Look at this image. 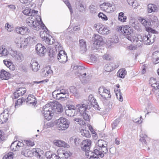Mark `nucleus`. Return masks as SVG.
Wrapping results in <instances>:
<instances>
[{
	"label": "nucleus",
	"mask_w": 159,
	"mask_h": 159,
	"mask_svg": "<svg viewBox=\"0 0 159 159\" xmlns=\"http://www.w3.org/2000/svg\"><path fill=\"white\" fill-rule=\"evenodd\" d=\"M86 103L91 107L92 106L95 107L98 110H100L101 108L99 107L98 103L96 102V100L94 98L93 95H90L88 98V100Z\"/></svg>",
	"instance_id": "obj_6"
},
{
	"label": "nucleus",
	"mask_w": 159,
	"mask_h": 159,
	"mask_svg": "<svg viewBox=\"0 0 159 159\" xmlns=\"http://www.w3.org/2000/svg\"><path fill=\"white\" fill-rule=\"evenodd\" d=\"M76 106L77 111L79 112L80 115L87 111V109L89 110L91 107L86 103L77 104Z\"/></svg>",
	"instance_id": "obj_8"
},
{
	"label": "nucleus",
	"mask_w": 159,
	"mask_h": 159,
	"mask_svg": "<svg viewBox=\"0 0 159 159\" xmlns=\"http://www.w3.org/2000/svg\"><path fill=\"white\" fill-rule=\"evenodd\" d=\"M10 77V74L4 70L0 71V78L2 80H8Z\"/></svg>",
	"instance_id": "obj_23"
},
{
	"label": "nucleus",
	"mask_w": 159,
	"mask_h": 159,
	"mask_svg": "<svg viewBox=\"0 0 159 159\" xmlns=\"http://www.w3.org/2000/svg\"><path fill=\"white\" fill-rule=\"evenodd\" d=\"M30 65L32 70L34 72H37L39 70V64L37 61L34 60H31Z\"/></svg>",
	"instance_id": "obj_18"
},
{
	"label": "nucleus",
	"mask_w": 159,
	"mask_h": 159,
	"mask_svg": "<svg viewBox=\"0 0 159 159\" xmlns=\"http://www.w3.org/2000/svg\"><path fill=\"white\" fill-rule=\"evenodd\" d=\"M57 59L62 63H64L67 61V57L64 51L60 50L58 52Z\"/></svg>",
	"instance_id": "obj_9"
},
{
	"label": "nucleus",
	"mask_w": 159,
	"mask_h": 159,
	"mask_svg": "<svg viewBox=\"0 0 159 159\" xmlns=\"http://www.w3.org/2000/svg\"><path fill=\"white\" fill-rule=\"evenodd\" d=\"M25 102V100L23 97L21 99L20 98L18 99L17 101L16 102L15 106V107L16 108L18 105H21L22 103Z\"/></svg>",
	"instance_id": "obj_48"
},
{
	"label": "nucleus",
	"mask_w": 159,
	"mask_h": 159,
	"mask_svg": "<svg viewBox=\"0 0 159 159\" xmlns=\"http://www.w3.org/2000/svg\"><path fill=\"white\" fill-rule=\"evenodd\" d=\"M9 109L8 108L5 109L3 111V112L2 113L4 115V116H6V117H8L9 116Z\"/></svg>",
	"instance_id": "obj_59"
},
{
	"label": "nucleus",
	"mask_w": 159,
	"mask_h": 159,
	"mask_svg": "<svg viewBox=\"0 0 159 159\" xmlns=\"http://www.w3.org/2000/svg\"><path fill=\"white\" fill-rule=\"evenodd\" d=\"M35 17L33 19L32 17H30L28 18L26 20V23L28 25L32 28L33 29L36 30H40L41 28H42L44 31H48L45 25L43 23L42 21L41 22L38 21V20H35Z\"/></svg>",
	"instance_id": "obj_2"
},
{
	"label": "nucleus",
	"mask_w": 159,
	"mask_h": 159,
	"mask_svg": "<svg viewBox=\"0 0 159 159\" xmlns=\"http://www.w3.org/2000/svg\"><path fill=\"white\" fill-rule=\"evenodd\" d=\"M0 49L1 51L0 52V57H5L7 56L8 55V51L5 48L4 46L0 47Z\"/></svg>",
	"instance_id": "obj_31"
},
{
	"label": "nucleus",
	"mask_w": 159,
	"mask_h": 159,
	"mask_svg": "<svg viewBox=\"0 0 159 159\" xmlns=\"http://www.w3.org/2000/svg\"><path fill=\"white\" fill-rule=\"evenodd\" d=\"M38 12V11L31 9H25L23 11V13L27 16H34Z\"/></svg>",
	"instance_id": "obj_21"
},
{
	"label": "nucleus",
	"mask_w": 159,
	"mask_h": 159,
	"mask_svg": "<svg viewBox=\"0 0 159 159\" xmlns=\"http://www.w3.org/2000/svg\"><path fill=\"white\" fill-rule=\"evenodd\" d=\"M70 122L66 118L61 117L56 120V125L59 130H65L69 127Z\"/></svg>",
	"instance_id": "obj_5"
},
{
	"label": "nucleus",
	"mask_w": 159,
	"mask_h": 159,
	"mask_svg": "<svg viewBox=\"0 0 159 159\" xmlns=\"http://www.w3.org/2000/svg\"><path fill=\"white\" fill-rule=\"evenodd\" d=\"M35 50L38 54L40 57L44 56L46 52V50L44 46L40 43L37 44Z\"/></svg>",
	"instance_id": "obj_11"
},
{
	"label": "nucleus",
	"mask_w": 159,
	"mask_h": 159,
	"mask_svg": "<svg viewBox=\"0 0 159 159\" xmlns=\"http://www.w3.org/2000/svg\"><path fill=\"white\" fill-rule=\"evenodd\" d=\"M107 142L102 139L99 140L96 144V148L94 149L95 155L93 157V159H100L99 156L103 157L104 154L108 152Z\"/></svg>",
	"instance_id": "obj_1"
},
{
	"label": "nucleus",
	"mask_w": 159,
	"mask_h": 159,
	"mask_svg": "<svg viewBox=\"0 0 159 159\" xmlns=\"http://www.w3.org/2000/svg\"><path fill=\"white\" fill-rule=\"evenodd\" d=\"M132 7L134 8H135L138 6L139 5V3H138L137 1L136 0H134L132 3L131 4Z\"/></svg>",
	"instance_id": "obj_63"
},
{
	"label": "nucleus",
	"mask_w": 159,
	"mask_h": 159,
	"mask_svg": "<svg viewBox=\"0 0 159 159\" xmlns=\"http://www.w3.org/2000/svg\"><path fill=\"white\" fill-rule=\"evenodd\" d=\"M51 39H52V41L51 40V39L48 37H46V39L44 40H45L46 42L48 44H52L54 43V40L52 39V37H51Z\"/></svg>",
	"instance_id": "obj_51"
},
{
	"label": "nucleus",
	"mask_w": 159,
	"mask_h": 159,
	"mask_svg": "<svg viewBox=\"0 0 159 159\" xmlns=\"http://www.w3.org/2000/svg\"><path fill=\"white\" fill-rule=\"evenodd\" d=\"M63 1L66 4L67 6L68 7L69 9L70 10V13H72V9L71 7V6L68 0H63Z\"/></svg>",
	"instance_id": "obj_53"
},
{
	"label": "nucleus",
	"mask_w": 159,
	"mask_h": 159,
	"mask_svg": "<svg viewBox=\"0 0 159 159\" xmlns=\"http://www.w3.org/2000/svg\"><path fill=\"white\" fill-rule=\"evenodd\" d=\"M98 16L99 18H101L102 20H107V16L102 13H99L98 14Z\"/></svg>",
	"instance_id": "obj_57"
},
{
	"label": "nucleus",
	"mask_w": 159,
	"mask_h": 159,
	"mask_svg": "<svg viewBox=\"0 0 159 159\" xmlns=\"http://www.w3.org/2000/svg\"><path fill=\"white\" fill-rule=\"evenodd\" d=\"M57 52V50H54L53 49H50L48 54L50 58H54L56 56Z\"/></svg>",
	"instance_id": "obj_35"
},
{
	"label": "nucleus",
	"mask_w": 159,
	"mask_h": 159,
	"mask_svg": "<svg viewBox=\"0 0 159 159\" xmlns=\"http://www.w3.org/2000/svg\"><path fill=\"white\" fill-rule=\"evenodd\" d=\"M101 9L107 12H110L113 11V5L108 2H104L100 6Z\"/></svg>",
	"instance_id": "obj_13"
},
{
	"label": "nucleus",
	"mask_w": 159,
	"mask_h": 159,
	"mask_svg": "<svg viewBox=\"0 0 159 159\" xmlns=\"http://www.w3.org/2000/svg\"><path fill=\"white\" fill-rule=\"evenodd\" d=\"M53 98L57 100H59L62 98H69V95H65L59 92V90H55L52 93Z\"/></svg>",
	"instance_id": "obj_14"
},
{
	"label": "nucleus",
	"mask_w": 159,
	"mask_h": 159,
	"mask_svg": "<svg viewBox=\"0 0 159 159\" xmlns=\"http://www.w3.org/2000/svg\"><path fill=\"white\" fill-rule=\"evenodd\" d=\"M132 40H130L132 42H136L137 43L139 42L137 44L138 47L140 46L142 44V37L140 35H138L137 36L132 37Z\"/></svg>",
	"instance_id": "obj_20"
},
{
	"label": "nucleus",
	"mask_w": 159,
	"mask_h": 159,
	"mask_svg": "<svg viewBox=\"0 0 159 159\" xmlns=\"http://www.w3.org/2000/svg\"><path fill=\"white\" fill-rule=\"evenodd\" d=\"M118 31L125 36L129 40H132V36L133 34V30L129 26L125 25L120 26L118 28Z\"/></svg>",
	"instance_id": "obj_4"
},
{
	"label": "nucleus",
	"mask_w": 159,
	"mask_h": 159,
	"mask_svg": "<svg viewBox=\"0 0 159 159\" xmlns=\"http://www.w3.org/2000/svg\"><path fill=\"white\" fill-rule=\"evenodd\" d=\"M92 142L89 139L84 140L81 143L80 147L83 151H85L90 150Z\"/></svg>",
	"instance_id": "obj_10"
},
{
	"label": "nucleus",
	"mask_w": 159,
	"mask_h": 159,
	"mask_svg": "<svg viewBox=\"0 0 159 159\" xmlns=\"http://www.w3.org/2000/svg\"><path fill=\"white\" fill-rule=\"evenodd\" d=\"M13 153L10 152L6 154L3 158V159H13Z\"/></svg>",
	"instance_id": "obj_49"
},
{
	"label": "nucleus",
	"mask_w": 159,
	"mask_h": 159,
	"mask_svg": "<svg viewBox=\"0 0 159 159\" xmlns=\"http://www.w3.org/2000/svg\"><path fill=\"white\" fill-rule=\"evenodd\" d=\"M116 94L118 99H119L120 102H122L123 101V99L121 95V92L116 93Z\"/></svg>",
	"instance_id": "obj_56"
},
{
	"label": "nucleus",
	"mask_w": 159,
	"mask_h": 159,
	"mask_svg": "<svg viewBox=\"0 0 159 159\" xmlns=\"http://www.w3.org/2000/svg\"><path fill=\"white\" fill-rule=\"evenodd\" d=\"M119 64L117 63V65H115L114 67H113V66L110 64H106L105 66V69L107 72H110L111 70L117 68L119 66Z\"/></svg>",
	"instance_id": "obj_30"
},
{
	"label": "nucleus",
	"mask_w": 159,
	"mask_h": 159,
	"mask_svg": "<svg viewBox=\"0 0 159 159\" xmlns=\"http://www.w3.org/2000/svg\"><path fill=\"white\" fill-rule=\"evenodd\" d=\"M47 159H60V156L55 154H52L50 151H47L45 153Z\"/></svg>",
	"instance_id": "obj_24"
},
{
	"label": "nucleus",
	"mask_w": 159,
	"mask_h": 159,
	"mask_svg": "<svg viewBox=\"0 0 159 159\" xmlns=\"http://www.w3.org/2000/svg\"><path fill=\"white\" fill-rule=\"evenodd\" d=\"M73 120L78 123L80 125H84L85 124V122L80 118H75Z\"/></svg>",
	"instance_id": "obj_50"
},
{
	"label": "nucleus",
	"mask_w": 159,
	"mask_h": 159,
	"mask_svg": "<svg viewBox=\"0 0 159 159\" xmlns=\"http://www.w3.org/2000/svg\"><path fill=\"white\" fill-rule=\"evenodd\" d=\"M16 91L20 96H22L25 93L26 90L24 88H20Z\"/></svg>",
	"instance_id": "obj_45"
},
{
	"label": "nucleus",
	"mask_w": 159,
	"mask_h": 159,
	"mask_svg": "<svg viewBox=\"0 0 159 159\" xmlns=\"http://www.w3.org/2000/svg\"><path fill=\"white\" fill-rule=\"evenodd\" d=\"M10 54L14 59L18 61L21 62L24 60L23 55L21 52L11 50Z\"/></svg>",
	"instance_id": "obj_7"
},
{
	"label": "nucleus",
	"mask_w": 159,
	"mask_h": 159,
	"mask_svg": "<svg viewBox=\"0 0 159 159\" xmlns=\"http://www.w3.org/2000/svg\"><path fill=\"white\" fill-rule=\"evenodd\" d=\"M49 104H51V106L52 105L53 110L54 111V112L55 111L56 112L60 113L63 112V108L61 104L59 103L55 104L52 102H51Z\"/></svg>",
	"instance_id": "obj_15"
},
{
	"label": "nucleus",
	"mask_w": 159,
	"mask_h": 159,
	"mask_svg": "<svg viewBox=\"0 0 159 159\" xmlns=\"http://www.w3.org/2000/svg\"><path fill=\"white\" fill-rule=\"evenodd\" d=\"M127 19V17L125 16L124 14L122 12H120L119 13L118 20L121 22H126Z\"/></svg>",
	"instance_id": "obj_33"
},
{
	"label": "nucleus",
	"mask_w": 159,
	"mask_h": 159,
	"mask_svg": "<svg viewBox=\"0 0 159 159\" xmlns=\"http://www.w3.org/2000/svg\"><path fill=\"white\" fill-rule=\"evenodd\" d=\"M119 42V39L117 36L116 35L113 36L111 38L110 43L111 45H112L113 43H117Z\"/></svg>",
	"instance_id": "obj_40"
},
{
	"label": "nucleus",
	"mask_w": 159,
	"mask_h": 159,
	"mask_svg": "<svg viewBox=\"0 0 159 159\" xmlns=\"http://www.w3.org/2000/svg\"><path fill=\"white\" fill-rule=\"evenodd\" d=\"M120 121V119L117 118L111 124V126L112 127V129H113L116 128V127L119 123Z\"/></svg>",
	"instance_id": "obj_42"
},
{
	"label": "nucleus",
	"mask_w": 159,
	"mask_h": 159,
	"mask_svg": "<svg viewBox=\"0 0 159 159\" xmlns=\"http://www.w3.org/2000/svg\"><path fill=\"white\" fill-rule=\"evenodd\" d=\"M64 142L59 140H56L54 142L56 145L59 147H63L64 145Z\"/></svg>",
	"instance_id": "obj_46"
},
{
	"label": "nucleus",
	"mask_w": 159,
	"mask_h": 159,
	"mask_svg": "<svg viewBox=\"0 0 159 159\" xmlns=\"http://www.w3.org/2000/svg\"><path fill=\"white\" fill-rule=\"evenodd\" d=\"M76 8L79 11L84 12L85 11L86 7L84 6L83 3H79L78 5L76 6Z\"/></svg>",
	"instance_id": "obj_37"
},
{
	"label": "nucleus",
	"mask_w": 159,
	"mask_h": 159,
	"mask_svg": "<svg viewBox=\"0 0 159 159\" xmlns=\"http://www.w3.org/2000/svg\"><path fill=\"white\" fill-rule=\"evenodd\" d=\"M27 38H29V39H30V40L28 41L29 44H30L35 43V39L36 38L35 36H34L33 37H31L30 36H29Z\"/></svg>",
	"instance_id": "obj_54"
},
{
	"label": "nucleus",
	"mask_w": 159,
	"mask_h": 159,
	"mask_svg": "<svg viewBox=\"0 0 159 159\" xmlns=\"http://www.w3.org/2000/svg\"><path fill=\"white\" fill-rule=\"evenodd\" d=\"M65 113L66 115L70 116H73L72 115V112L71 110L67 109V108H65Z\"/></svg>",
	"instance_id": "obj_61"
},
{
	"label": "nucleus",
	"mask_w": 159,
	"mask_h": 159,
	"mask_svg": "<svg viewBox=\"0 0 159 159\" xmlns=\"http://www.w3.org/2000/svg\"><path fill=\"white\" fill-rule=\"evenodd\" d=\"M8 117L4 116V115L2 113L0 114V123L3 124L5 123L8 120Z\"/></svg>",
	"instance_id": "obj_41"
},
{
	"label": "nucleus",
	"mask_w": 159,
	"mask_h": 159,
	"mask_svg": "<svg viewBox=\"0 0 159 159\" xmlns=\"http://www.w3.org/2000/svg\"><path fill=\"white\" fill-rule=\"evenodd\" d=\"M89 8L90 10V12L91 13H93L96 12L97 9L95 6L93 5H91L89 7Z\"/></svg>",
	"instance_id": "obj_52"
},
{
	"label": "nucleus",
	"mask_w": 159,
	"mask_h": 159,
	"mask_svg": "<svg viewBox=\"0 0 159 159\" xmlns=\"http://www.w3.org/2000/svg\"><path fill=\"white\" fill-rule=\"evenodd\" d=\"M27 100L26 102L27 104H32L33 105H35L37 103L36 99L33 95H29Z\"/></svg>",
	"instance_id": "obj_17"
},
{
	"label": "nucleus",
	"mask_w": 159,
	"mask_h": 159,
	"mask_svg": "<svg viewBox=\"0 0 159 159\" xmlns=\"http://www.w3.org/2000/svg\"><path fill=\"white\" fill-rule=\"evenodd\" d=\"M79 46L80 47H86V42L84 41L83 39H81L79 41Z\"/></svg>",
	"instance_id": "obj_62"
},
{
	"label": "nucleus",
	"mask_w": 159,
	"mask_h": 159,
	"mask_svg": "<svg viewBox=\"0 0 159 159\" xmlns=\"http://www.w3.org/2000/svg\"><path fill=\"white\" fill-rule=\"evenodd\" d=\"M81 134L87 138H89L91 136L88 130H86V129H82L80 131Z\"/></svg>",
	"instance_id": "obj_36"
},
{
	"label": "nucleus",
	"mask_w": 159,
	"mask_h": 159,
	"mask_svg": "<svg viewBox=\"0 0 159 159\" xmlns=\"http://www.w3.org/2000/svg\"><path fill=\"white\" fill-rule=\"evenodd\" d=\"M94 152L92 151H90V150L88 151H86L85 152V155L87 158L89 159H93L94 156L95 154L94 153V150H93Z\"/></svg>",
	"instance_id": "obj_32"
},
{
	"label": "nucleus",
	"mask_w": 159,
	"mask_h": 159,
	"mask_svg": "<svg viewBox=\"0 0 159 159\" xmlns=\"http://www.w3.org/2000/svg\"><path fill=\"white\" fill-rule=\"evenodd\" d=\"M3 62L5 65L11 70H14L15 69V66L12 62L9 61L3 60Z\"/></svg>",
	"instance_id": "obj_29"
},
{
	"label": "nucleus",
	"mask_w": 159,
	"mask_h": 159,
	"mask_svg": "<svg viewBox=\"0 0 159 159\" xmlns=\"http://www.w3.org/2000/svg\"><path fill=\"white\" fill-rule=\"evenodd\" d=\"M140 141L142 142V143L146 144L147 142L145 139V138L146 137V135H143V134H140Z\"/></svg>",
	"instance_id": "obj_55"
},
{
	"label": "nucleus",
	"mask_w": 159,
	"mask_h": 159,
	"mask_svg": "<svg viewBox=\"0 0 159 159\" xmlns=\"http://www.w3.org/2000/svg\"><path fill=\"white\" fill-rule=\"evenodd\" d=\"M82 116L83 119L86 121H89L90 118V116L89 114V111H87L81 114Z\"/></svg>",
	"instance_id": "obj_38"
},
{
	"label": "nucleus",
	"mask_w": 159,
	"mask_h": 159,
	"mask_svg": "<svg viewBox=\"0 0 159 159\" xmlns=\"http://www.w3.org/2000/svg\"><path fill=\"white\" fill-rule=\"evenodd\" d=\"M43 153V151L41 150L39 148H37L35 149V155L37 157L40 158L41 154Z\"/></svg>",
	"instance_id": "obj_44"
},
{
	"label": "nucleus",
	"mask_w": 159,
	"mask_h": 159,
	"mask_svg": "<svg viewBox=\"0 0 159 159\" xmlns=\"http://www.w3.org/2000/svg\"><path fill=\"white\" fill-rule=\"evenodd\" d=\"M29 40H30V39L29 38H25L20 43V45L19 46V47H20V48L22 49L26 48L27 45L29 44L28 43Z\"/></svg>",
	"instance_id": "obj_28"
},
{
	"label": "nucleus",
	"mask_w": 159,
	"mask_h": 159,
	"mask_svg": "<svg viewBox=\"0 0 159 159\" xmlns=\"http://www.w3.org/2000/svg\"><path fill=\"white\" fill-rule=\"evenodd\" d=\"M59 92L65 95H69V93L67 89H58Z\"/></svg>",
	"instance_id": "obj_47"
},
{
	"label": "nucleus",
	"mask_w": 159,
	"mask_h": 159,
	"mask_svg": "<svg viewBox=\"0 0 159 159\" xmlns=\"http://www.w3.org/2000/svg\"><path fill=\"white\" fill-rule=\"evenodd\" d=\"M17 142V141H15L12 143L10 146V148L12 151H15L18 150L16 145Z\"/></svg>",
	"instance_id": "obj_43"
},
{
	"label": "nucleus",
	"mask_w": 159,
	"mask_h": 159,
	"mask_svg": "<svg viewBox=\"0 0 159 159\" xmlns=\"http://www.w3.org/2000/svg\"><path fill=\"white\" fill-rule=\"evenodd\" d=\"M148 11L149 13L157 11L158 8L157 6L153 4H149L147 6Z\"/></svg>",
	"instance_id": "obj_25"
},
{
	"label": "nucleus",
	"mask_w": 159,
	"mask_h": 159,
	"mask_svg": "<svg viewBox=\"0 0 159 159\" xmlns=\"http://www.w3.org/2000/svg\"><path fill=\"white\" fill-rule=\"evenodd\" d=\"M98 32L101 34L105 35L109 34L110 33L111 31L107 27L102 25V27L99 29V30L98 31Z\"/></svg>",
	"instance_id": "obj_27"
},
{
	"label": "nucleus",
	"mask_w": 159,
	"mask_h": 159,
	"mask_svg": "<svg viewBox=\"0 0 159 159\" xmlns=\"http://www.w3.org/2000/svg\"><path fill=\"white\" fill-rule=\"evenodd\" d=\"M87 50L86 47H80V52L81 53H84Z\"/></svg>",
	"instance_id": "obj_64"
},
{
	"label": "nucleus",
	"mask_w": 159,
	"mask_h": 159,
	"mask_svg": "<svg viewBox=\"0 0 159 159\" xmlns=\"http://www.w3.org/2000/svg\"><path fill=\"white\" fill-rule=\"evenodd\" d=\"M52 72V71L51 70L50 67L47 66L42 69L41 75L42 76L45 77L51 74Z\"/></svg>",
	"instance_id": "obj_19"
},
{
	"label": "nucleus",
	"mask_w": 159,
	"mask_h": 159,
	"mask_svg": "<svg viewBox=\"0 0 159 159\" xmlns=\"http://www.w3.org/2000/svg\"><path fill=\"white\" fill-rule=\"evenodd\" d=\"M139 20L141 23L145 27L146 29L151 25V23L150 20L148 19H144L141 18Z\"/></svg>",
	"instance_id": "obj_26"
},
{
	"label": "nucleus",
	"mask_w": 159,
	"mask_h": 159,
	"mask_svg": "<svg viewBox=\"0 0 159 159\" xmlns=\"http://www.w3.org/2000/svg\"><path fill=\"white\" fill-rule=\"evenodd\" d=\"M16 31L18 34L22 35L27 34L30 32V30L27 27L22 26L21 27H17L16 28Z\"/></svg>",
	"instance_id": "obj_16"
},
{
	"label": "nucleus",
	"mask_w": 159,
	"mask_h": 159,
	"mask_svg": "<svg viewBox=\"0 0 159 159\" xmlns=\"http://www.w3.org/2000/svg\"><path fill=\"white\" fill-rule=\"evenodd\" d=\"M102 25L101 24H95L94 25L93 27L98 31V30H99V29L102 27Z\"/></svg>",
	"instance_id": "obj_58"
},
{
	"label": "nucleus",
	"mask_w": 159,
	"mask_h": 159,
	"mask_svg": "<svg viewBox=\"0 0 159 159\" xmlns=\"http://www.w3.org/2000/svg\"><path fill=\"white\" fill-rule=\"evenodd\" d=\"M52 105L47 104L43 107L42 112L45 118L47 120H51L53 116L54 111Z\"/></svg>",
	"instance_id": "obj_3"
},
{
	"label": "nucleus",
	"mask_w": 159,
	"mask_h": 159,
	"mask_svg": "<svg viewBox=\"0 0 159 159\" xmlns=\"http://www.w3.org/2000/svg\"><path fill=\"white\" fill-rule=\"evenodd\" d=\"M104 99L106 100L108 98H110L111 96H109L108 94H107L104 92L102 94H101L100 95Z\"/></svg>",
	"instance_id": "obj_60"
},
{
	"label": "nucleus",
	"mask_w": 159,
	"mask_h": 159,
	"mask_svg": "<svg viewBox=\"0 0 159 159\" xmlns=\"http://www.w3.org/2000/svg\"><path fill=\"white\" fill-rule=\"evenodd\" d=\"M117 74L119 75V76L121 78H124L125 75L126 74V72L125 68H122L120 69L118 71Z\"/></svg>",
	"instance_id": "obj_34"
},
{
	"label": "nucleus",
	"mask_w": 159,
	"mask_h": 159,
	"mask_svg": "<svg viewBox=\"0 0 159 159\" xmlns=\"http://www.w3.org/2000/svg\"><path fill=\"white\" fill-rule=\"evenodd\" d=\"M72 155V153L69 151H66L62 153V157L60 156V159H66L70 157ZM61 155L60 154V156Z\"/></svg>",
	"instance_id": "obj_39"
},
{
	"label": "nucleus",
	"mask_w": 159,
	"mask_h": 159,
	"mask_svg": "<svg viewBox=\"0 0 159 159\" xmlns=\"http://www.w3.org/2000/svg\"><path fill=\"white\" fill-rule=\"evenodd\" d=\"M94 42L95 43L99 46L102 45L104 43L102 37L98 34L95 35Z\"/></svg>",
	"instance_id": "obj_22"
},
{
	"label": "nucleus",
	"mask_w": 159,
	"mask_h": 159,
	"mask_svg": "<svg viewBox=\"0 0 159 159\" xmlns=\"http://www.w3.org/2000/svg\"><path fill=\"white\" fill-rule=\"evenodd\" d=\"M149 83L151 84V86L153 88L152 92H155L156 93L159 92V81H156L155 79L151 78L149 80Z\"/></svg>",
	"instance_id": "obj_12"
}]
</instances>
